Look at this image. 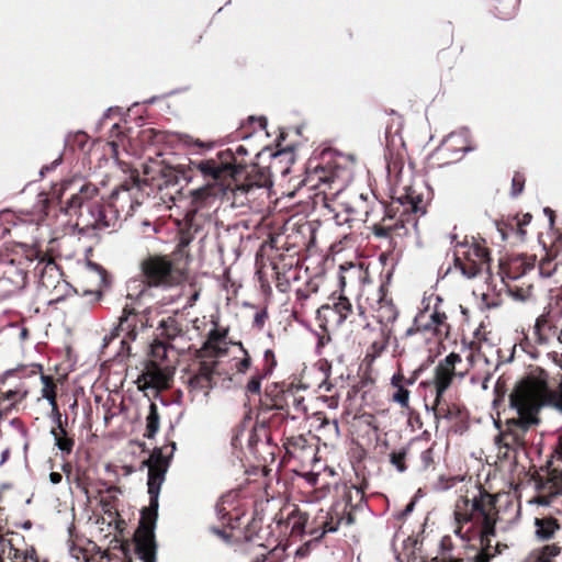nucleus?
Segmentation results:
<instances>
[{
	"instance_id": "nucleus-64",
	"label": "nucleus",
	"mask_w": 562,
	"mask_h": 562,
	"mask_svg": "<svg viewBox=\"0 0 562 562\" xmlns=\"http://www.w3.org/2000/svg\"><path fill=\"white\" fill-rule=\"evenodd\" d=\"M261 121H262V124H261V125H262V127H265V126H266V124H267V121H266L265 119H261Z\"/></svg>"
},
{
	"instance_id": "nucleus-14",
	"label": "nucleus",
	"mask_w": 562,
	"mask_h": 562,
	"mask_svg": "<svg viewBox=\"0 0 562 562\" xmlns=\"http://www.w3.org/2000/svg\"><path fill=\"white\" fill-rule=\"evenodd\" d=\"M347 507V504L334 506L329 521H326L324 525V532H335L339 526H350L353 524V515Z\"/></svg>"
},
{
	"instance_id": "nucleus-51",
	"label": "nucleus",
	"mask_w": 562,
	"mask_h": 562,
	"mask_svg": "<svg viewBox=\"0 0 562 562\" xmlns=\"http://www.w3.org/2000/svg\"><path fill=\"white\" fill-rule=\"evenodd\" d=\"M10 424H11L12 426H16V427H18V429H19V431H20V434H21V436H22V437H25V435H26V430L24 429V427H22V426H21V424H20V422H19L18 419H12V420L10 422Z\"/></svg>"
},
{
	"instance_id": "nucleus-62",
	"label": "nucleus",
	"mask_w": 562,
	"mask_h": 562,
	"mask_svg": "<svg viewBox=\"0 0 562 562\" xmlns=\"http://www.w3.org/2000/svg\"><path fill=\"white\" fill-rule=\"evenodd\" d=\"M238 153H246V150L244 149L243 146H239L238 149H237Z\"/></svg>"
},
{
	"instance_id": "nucleus-1",
	"label": "nucleus",
	"mask_w": 562,
	"mask_h": 562,
	"mask_svg": "<svg viewBox=\"0 0 562 562\" xmlns=\"http://www.w3.org/2000/svg\"><path fill=\"white\" fill-rule=\"evenodd\" d=\"M562 370V366H561ZM554 379L560 394L552 391L546 371L531 374L522 380L510 394V406L516 409L517 417L506 422V429L496 438L498 454L508 457L509 450L525 446L526 432L538 425V413L544 405H553L562 411V374Z\"/></svg>"
},
{
	"instance_id": "nucleus-55",
	"label": "nucleus",
	"mask_w": 562,
	"mask_h": 562,
	"mask_svg": "<svg viewBox=\"0 0 562 562\" xmlns=\"http://www.w3.org/2000/svg\"><path fill=\"white\" fill-rule=\"evenodd\" d=\"M9 454H10V450L9 449H5V450L2 451L0 464H3L8 460Z\"/></svg>"
},
{
	"instance_id": "nucleus-22",
	"label": "nucleus",
	"mask_w": 562,
	"mask_h": 562,
	"mask_svg": "<svg viewBox=\"0 0 562 562\" xmlns=\"http://www.w3.org/2000/svg\"><path fill=\"white\" fill-rule=\"evenodd\" d=\"M41 380L43 383L42 396L49 402L53 412L55 413V416H57V413L59 412L56 403L55 384L53 380L47 375H42Z\"/></svg>"
},
{
	"instance_id": "nucleus-11",
	"label": "nucleus",
	"mask_w": 562,
	"mask_h": 562,
	"mask_svg": "<svg viewBox=\"0 0 562 562\" xmlns=\"http://www.w3.org/2000/svg\"><path fill=\"white\" fill-rule=\"evenodd\" d=\"M95 188L91 186H81L79 192L72 194L66 202L65 212L69 216L85 217V210L95 195Z\"/></svg>"
},
{
	"instance_id": "nucleus-9",
	"label": "nucleus",
	"mask_w": 562,
	"mask_h": 562,
	"mask_svg": "<svg viewBox=\"0 0 562 562\" xmlns=\"http://www.w3.org/2000/svg\"><path fill=\"white\" fill-rule=\"evenodd\" d=\"M26 284V273L8 257H0V285L8 294L22 290Z\"/></svg>"
},
{
	"instance_id": "nucleus-46",
	"label": "nucleus",
	"mask_w": 562,
	"mask_h": 562,
	"mask_svg": "<svg viewBox=\"0 0 562 562\" xmlns=\"http://www.w3.org/2000/svg\"><path fill=\"white\" fill-rule=\"evenodd\" d=\"M89 266L98 272L99 274V278H100V282H104L105 281V271L97 263H89Z\"/></svg>"
},
{
	"instance_id": "nucleus-3",
	"label": "nucleus",
	"mask_w": 562,
	"mask_h": 562,
	"mask_svg": "<svg viewBox=\"0 0 562 562\" xmlns=\"http://www.w3.org/2000/svg\"><path fill=\"white\" fill-rule=\"evenodd\" d=\"M495 512L493 506V499L490 495L483 496L481 499L474 498L472 502V513L468 517L467 514L456 513V519L458 524L462 521L467 522L470 519L476 518L481 521L482 527L480 531L481 544L483 549L479 552L473 562H490L491 553V537L495 535ZM429 562H464L462 559H454L452 557L435 558Z\"/></svg>"
},
{
	"instance_id": "nucleus-56",
	"label": "nucleus",
	"mask_w": 562,
	"mask_h": 562,
	"mask_svg": "<svg viewBox=\"0 0 562 562\" xmlns=\"http://www.w3.org/2000/svg\"><path fill=\"white\" fill-rule=\"evenodd\" d=\"M414 382H415V379H414V378L405 379V381H404V386H405V385H412V384H414Z\"/></svg>"
},
{
	"instance_id": "nucleus-48",
	"label": "nucleus",
	"mask_w": 562,
	"mask_h": 562,
	"mask_svg": "<svg viewBox=\"0 0 562 562\" xmlns=\"http://www.w3.org/2000/svg\"><path fill=\"white\" fill-rule=\"evenodd\" d=\"M49 481L52 484H58L61 482V474L58 472H50L49 474Z\"/></svg>"
},
{
	"instance_id": "nucleus-6",
	"label": "nucleus",
	"mask_w": 562,
	"mask_h": 562,
	"mask_svg": "<svg viewBox=\"0 0 562 562\" xmlns=\"http://www.w3.org/2000/svg\"><path fill=\"white\" fill-rule=\"evenodd\" d=\"M140 270L148 286L168 288L178 281L177 270L166 256L146 257L140 262Z\"/></svg>"
},
{
	"instance_id": "nucleus-26",
	"label": "nucleus",
	"mask_w": 562,
	"mask_h": 562,
	"mask_svg": "<svg viewBox=\"0 0 562 562\" xmlns=\"http://www.w3.org/2000/svg\"><path fill=\"white\" fill-rule=\"evenodd\" d=\"M561 553V548L557 544H547L538 553L535 562H553V559Z\"/></svg>"
},
{
	"instance_id": "nucleus-35",
	"label": "nucleus",
	"mask_w": 562,
	"mask_h": 562,
	"mask_svg": "<svg viewBox=\"0 0 562 562\" xmlns=\"http://www.w3.org/2000/svg\"><path fill=\"white\" fill-rule=\"evenodd\" d=\"M392 231L391 226L382 225V224H374L372 227L373 234L379 238H386L390 236Z\"/></svg>"
},
{
	"instance_id": "nucleus-5",
	"label": "nucleus",
	"mask_w": 562,
	"mask_h": 562,
	"mask_svg": "<svg viewBox=\"0 0 562 562\" xmlns=\"http://www.w3.org/2000/svg\"><path fill=\"white\" fill-rule=\"evenodd\" d=\"M462 361L460 355L451 352L438 362L434 370V378L429 384L435 387V398L431 405L436 420L451 419L452 412L442 401L443 393L450 387L457 375L456 366Z\"/></svg>"
},
{
	"instance_id": "nucleus-21",
	"label": "nucleus",
	"mask_w": 562,
	"mask_h": 562,
	"mask_svg": "<svg viewBox=\"0 0 562 562\" xmlns=\"http://www.w3.org/2000/svg\"><path fill=\"white\" fill-rule=\"evenodd\" d=\"M159 414H158V407L155 403L149 404V412L146 417V431L144 436L148 439H151L155 437V435L159 430Z\"/></svg>"
},
{
	"instance_id": "nucleus-15",
	"label": "nucleus",
	"mask_w": 562,
	"mask_h": 562,
	"mask_svg": "<svg viewBox=\"0 0 562 562\" xmlns=\"http://www.w3.org/2000/svg\"><path fill=\"white\" fill-rule=\"evenodd\" d=\"M548 465L550 468L548 483L552 484L553 494H560L562 493V445L554 450Z\"/></svg>"
},
{
	"instance_id": "nucleus-8",
	"label": "nucleus",
	"mask_w": 562,
	"mask_h": 562,
	"mask_svg": "<svg viewBox=\"0 0 562 562\" xmlns=\"http://www.w3.org/2000/svg\"><path fill=\"white\" fill-rule=\"evenodd\" d=\"M417 333H429L432 336L447 335V315L437 310L431 313L427 311L419 312L414 318L413 326L406 330V336Z\"/></svg>"
},
{
	"instance_id": "nucleus-20",
	"label": "nucleus",
	"mask_w": 562,
	"mask_h": 562,
	"mask_svg": "<svg viewBox=\"0 0 562 562\" xmlns=\"http://www.w3.org/2000/svg\"><path fill=\"white\" fill-rule=\"evenodd\" d=\"M142 378L146 384L154 387L164 386L167 383L166 374L154 364L146 368L142 374Z\"/></svg>"
},
{
	"instance_id": "nucleus-17",
	"label": "nucleus",
	"mask_w": 562,
	"mask_h": 562,
	"mask_svg": "<svg viewBox=\"0 0 562 562\" xmlns=\"http://www.w3.org/2000/svg\"><path fill=\"white\" fill-rule=\"evenodd\" d=\"M57 428L52 429L50 435L54 437L55 446L61 453L69 454L74 448V440L67 436V431L61 425V416L57 413L55 416Z\"/></svg>"
},
{
	"instance_id": "nucleus-28",
	"label": "nucleus",
	"mask_w": 562,
	"mask_h": 562,
	"mask_svg": "<svg viewBox=\"0 0 562 562\" xmlns=\"http://www.w3.org/2000/svg\"><path fill=\"white\" fill-rule=\"evenodd\" d=\"M26 395L25 391L21 390H9L7 392L0 393V404L8 401L10 405L13 406L16 403H20Z\"/></svg>"
},
{
	"instance_id": "nucleus-13",
	"label": "nucleus",
	"mask_w": 562,
	"mask_h": 562,
	"mask_svg": "<svg viewBox=\"0 0 562 562\" xmlns=\"http://www.w3.org/2000/svg\"><path fill=\"white\" fill-rule=\"evenodd\" d=\"M338 207L344 209L349 222L366 221L369 211L367 198L363 194H355L349 200L338 203Z\"/></svg>"
},
{
	"instance_id": "nucleus-47",
	"label": "nucleus",
	"mask_w": 562,
	"mask_h": 562,
	"mask_svg": "<svg viewBox=\"0 0 562 562\" xmlns=\"http://www.w3.org/2000/svg\"><path fill=\"white\" fill-rule=\"evenodd\" d=\"M255 188H258L256 184L254 183H246V184H240L237 187V191L241 192V193H249L251 190H254Z\"/></svg>"
},
{
	"instance_id": "nucleus-54",
	"label": "nucleus",
	"mask_w": 562,
	"mask_h": 562,
	"mask_svg": "<svg viewBox=\"0 0 562 562\" xmlns=\"http://www.w3.org/2000/svg\"><path fill=\"white\" fill-rule=\"evenodd\" d=\"M331 383L330 382H327V381H324L319 384V389L321 390H324L325 392H330L331 391Z\"/></svg>"
},
{
	"instance_id": "nucleus-53",
	"label": "nucleus",
	"mask_w": 562,
	"mask_h": 562,
	"mask_svg": "<svg viewBox=\"0 0 562 562\" xmlns=\"http://www.w3.org/2000/svg\"><path fill=\"white\" fill-rule=\"evenodd\" d=\"M199 296H200L199 291H195V292L190 296V299H189V301H188V303H187V306H190V307H191V306H193V304L198 301Z\"/></svg>"
},
{
	"instance_id": "nucleus-29",
	"label": "nucleus",
	"mask_w": 562,
	"mask_h": 562,
	"mask_svg": "<svg viewBox=\"0 0 562 562\" xmlns=\"http://www.w3.org/2000/svg\"><path fill=\"white\" fill-rule=\"evenodd\" d=\"M56 277H59L57 267L53 262L47 263L41 278L42 286L49 289L52 286L49 279H54Z\"/></svg>"
},
{
	"instance_id": "nucleus-36",
	"label": "nucleus",
	"mask_w": 562,
	"mask_h": 562,
	"mask_svg": "<svg viewBox=\"0 0 562 562\" xmlns=\"http://www.w3.org/2000/svg\"><path fill=\"white\" fill-rule=\"evenodd\" d=\"M248 393L259 394L261 390V378L252 376L246 385Z\"/></svg>"
},
{
	"instance_id": "nucleus-24",
	"label": "nucleus",
	"mask_w": 562,
	"mask_h": 562,
	"mask_svg": "<svg viewBox=\"0 0 562 562\" xmlns=\"http://www.w3.org/2000/svg\"><path fill=\"white\" fill-rule=\"evenodd\" d=\"M222 335L216 330H212L209 334V339L203 345V350L212 356H220L223 350L220 347V342L222 341Z\"/></svg>"
},
{
	"instance_id": "nucleus-2",
	"label": "nucleus",
	"mask_w": 562,
	"mask_h": 562,
	"mask_svg": "<svg viewBox=\"0 0 562 562\" xmlns=\"http://www.w3.org/2000/svg\"><path fill=\"white\" fill-rule=\"evenodd\" d=\"M176 449L177 445L172 441L154 449L150 457L143 462L148 468L147 486L150 498L148 508L142 512L140 535L137 538V552L144 562H155L154 528L157 520L158 497Z\"/></svg>"
},
{
	"instance_id": "nucleus-63",
	"label": "nucleus",
	"mask_w": 562,
	"mask_h": 562,
	"mask_svg": "<svg viewBox=\"0 0 562 562\" xmlns=\"http://www.w3.org/2000/svg\"><path fill=\"white\" fill-rule=\"evenodd\" d=\"M94 294H95L97 300H99L101 297V291H97Z\"/></svg>"
},
{
	"instance_id": "nucleus-33",
	"label": "nucleus",
	"mask_w": 562,
	"mask_h": 562,
	"mask_svg": "<svg viewBox=\"0 0 562 562\" xmlns=\"http://www.w3.org/2000/svg\"><path fill=\"white\" fill-rule=\"evenodd\" d=\"M160 327L164 329L161 335L167 337V339H173L177 334H178V329L175 325V322L173 321H170V324H168L167 322L162 321L160 323Z\"/></svg>"
},
{
	"instance_id": "nucleus-50",
	"label": "nucleus",
	"mask_w": 562,
	"mask_h": 562,
	"mask_svg": "<svg viewBox=\"0 0 562 562\" xmlns=\"http://www.w3.org/2000/svg\"><path fill=\"white\" fill-rule=\"evenodd\" d=\"M14 559H16V560L21 559L22 562H26L27 559H31V560L33 559V553H31V554H27V553L20 554L19 551H15Z\"/></svg>"
},
{
	"instance_id": "nucleus-12",
	"label": "nucleus",
	"mask_w": 562,
	"mask_h": 562,
	"mask_svg": "<svg viewBox=\"0 0 562 562\" xmlns=\"http://www.w3.org/2000/svg\"><path fill=\"white\" fill-rule=\"evenodd\" d=\"M194 168L201 172L204 179L210 183L217 181L224 176H232L234 172L233 165L229 162H222L214 159H206L193 162Z\"/></svg>"
},
{
	"instance_id": "nucleus-34",
	"label": "nucleus",
	"mask_w": 562,
	"mask_h": 562,
	"mask_svg": "<svg viewBox=\"0 0 562 562\" xmlns=\"http://www.w3.org/2000/svg\"><path fill=\"white\" fill-rule=\"evenodd\" d=\"M341 274L339 277L341 285H345L348 279V274L350 273H359L360 270L352 263H349L348 267L340 266Z\"/></svg>"
},
{
	"instance_id": "nucleus-37",
	"label": "nucleus",
	"mask_w": 562,
	"mask_h": 562,
	"mask_svg": "<svg viewBox=\"0 0 562 562\" xmlns=\"http://www.w3.org/2000/svg\"><path fill=\"white\" fill-rule=\"evenodd\" d=\"M524 182H525V180L521 175L516 173L513 177V189H512L513 196H517L519 193H521V191L524 189Z\"/></svg>"
},
{
	"instance_id": "nucleus-57",
	"label": "nucleus",
	"mask_w": 562,
	"mask_h": 562,
	"mask_svg": "<svg viewBox=\"0 0 562 562\" xmlns=\"http://www.w3.org/2000/svg\"><path fill=\"white\" fill-rule=\"evenodd\" d=\"M414 508V503H409L405 508V514L411 513Z\"/></svg>"
},
{
	"instance_id": "nucleus-23",
	"label": "nucleus",
	"mask_w": 562,
	"mask_h": 562,
	"mask_svg": "<svg viewBox=\"0 0 562 562\" xmlns=\"http://www.w3.org/2000/svg\"><path fill=\"white\" fill-rule=\"evenodd\" d=\"M289 524L291 525L292 535L302 536L305 531V525L307 516L304 513L294 509L288 517Z\"/></svg>"
},
{
	"instance_id": "nucleus-31",
	"label": "nucleus",
	"mask_w": 562,
	"mask_h": 562,
	"mask_svg": "<svg viewBox=\"0 0 562 562\" xmlns=\"http://www.w3.org/2000/svg\"><path fill=\"white\" fill-rule=\"evenodd\" d=\"M392 400L400 404L402 407H408L409 403V391L405 386L396 387Z\"/></svg>"
},
{
	"instance_id": "nucleus-39",
	"label": "nucleus",
	"mask_w": 562,
	"mask_h": 562,
	"mask_svg": "<svg viewBox=\"0 0 562 562\" xmlns=\"http://www.w3.org/2000/svg\"><path fill=\"white\" fill-rule=\"evenodd\" d=\"M404 459H405V453L404 452H397V453L394 452V453L391 454V462H392L393 465L396 467V469L400 472H404L405 471Z\"/></svg>"
},
{
	"instance_id": "nucleus-16",
	"label": "nucleus",
	"mask_w": 562,
	"mask_h": 562,
	"mask_svg": "<svg viewBox=\"0 0 562 562\" xmlns=\"http://www.w3.org/2000/svg\"><path fill=\"white\" fill-rule=\"evenodd\" d=\"M560 529L558 520L553 517H543L535 519V535L540 541H547L554 537Z\"/></svg>"
},
{
	"instance_id": "nucleus-10",
	"label": "nucleus",
	"mask_w": 562,
	"mask_h": 562,
	"mask_svg": "<svg viewBox=\"0 0 562 562\" xmlns=\"http://www.w3.org/2000/svg\"><path fill=\"white\" fill-rule=\"evenodd\" d=\"M137 316L134 313V308L125 305L123 314L120 317L119 325L115 326L110 335L104 336L103 341L106 346L112 339L117 337L120 333H125L126 337L131 340H135L137 337Z\"/></svg>"
},
{
	"instance_id": "nucleus-43",
	"label": "nucleus",
	"mask_w": 562,
	"mask_h": 562,
	"mask_svg": "<svg viewBox=\"0 0 562 562\" xmlns=\"http://www.w3.org/2000/svg\"><path fill=\"white\" fill-rule=\"evenodd\" d=\"M250 367V358L246 356L244 359H241L238 362L237 370L241 373H244L248 368Z\"/></svg>"
},
{
	"instance_id": "nucleus-25",
	"label": "nucleus",
	"mask_w": 562,
	"mask_h": 562,
	"mask_svg": "<svg viewBox=\"0 0 562 562\" xmlns=\"http://www.w3.org/2000/svg\"><path fill=\"white\" fill-rule=\"evenodd\" d=\"M91 212H97V220H87L86 226H90L94 229H104L110 226L101 205H92Z\"/></svg>"
},
{
	"instance_id": "nucleus-41",
	"label": "nucleus",
	"mask_w": 562,
	"mask_h": 562,
	"mask_svg": "<svg viewBox=\"0 0 562 562\" xmlns=\"http://www.w3.org/2000/svg\"><path fill=\"white\" fill-rule=\"evenodd\" d=\"M267 318H268V314H267V312H266L265 310L259 311V312H257V313L255 314V317H254V324H255L257 327L261 328V327H263L265 322H266V319H267Z\"/></svg>"
},
{
	"instance_id": "nucleus-27",
	"label": "nucleus",
	"mask_w": 562,
	"mask_h": 562,
	"mask_svg": "<svg viewBox=\"0 0 562 562\" xmlns=\"http://www.w3.org/2000/svg\"><path fill=\"white\" fill-rule=\"evenodd\" d=\"M334 311L338 315V322H344L351 312V304L349 300L340 296L334 304Z\"/></svg>"
},
{
	"instance_id": "nucleus-30",
	"label": "nucleus",
	"mask_w": 562,
	"mask_h": 562,
	"mask_svg": "<svg viewBox=\"0 0 562 562\" xmlns=\"http://www.w3.org/2000/svg\"><path fill=\"white\" fill-rule=\"evenodd\" d=\"M397 201L402 205H409L411 210L413 212H417L419 210L418 204L422 202V199L419 195L413 194V193H405L397 198Z\"/></svg>"
},
{
	"instance_id": "nucleus-49",
	"label": "nucleus",
	"mask_w": 562,
	"mask_h": 562,
	"mask_svg": "<svg viewBox=\"0 0 562 562\" xmlns=\"http://www.w3.org/2000/svg\"><path fill=\"white\" fill-rule=\"evenodd\" d=\"M14 559H16V560L21 559L22 562H26L27 559H31V560L33 559V553H31V554H27V553L20 554L19 551H15Z\"/></svg>"
},
{
	"instance_id": "nucleus-42",
	"label": "nucleus",
	"mask_w": 562,
	"mask_h": 562,
	"mask_svg": "<svg viewBox=\"0 0 562 562\" xmlns=\"http://www.w3.org/2000/svg\"><path fill=\"white\" fill-rule=\"evenodd\" d=\"M405 378L401 373H396L392 376L391 384L396 389L404 386Z\"/></svg>"
},
{
	"instance_id": "nucleus-58",
	"label": "nucleus",
	"mask_w": 562,
	"mask_h": 562,
	"mask_svg": "<svg viewBox=\"0 0 562 562\" xmlns=\"http://www.w3.org/2000/svg\"><path fill=\"white\" fill-rule=\"evenodd\" d=\"M461 531H462V527H458V529L456 530V533L459 535L462 539H464V537L461 535Z\"/></svg>"
},
{
	"instance_id": "nucleus-52",
	"label": "nucleus",
	"mask_w": 562,
	"mask_h": 562,
	"mask_svg": "<svg viewBox=\"0 0 562 562\" xmlns=\"http://www.w3.org/2000/svg\"><path fill=\"white\" fill-rule=\"evenodd\" d=\"M330 424L333 425V427H334V429H335L336 434H338V432H339V425H338V422H337V420L329 422L328 419H326V418H325V419L323 420V423H322V426L330 425Z\"/></svg>"
},
{
	"instance_id": "nucleus-32",
	"label": "nucleus",
	"mask_w": 562,
	"mask_h": 562,
	"mask_svg": "<svg viewBox=\"0 0 562 562\" xmlns=\"http://www.w3.org/2000/svg\"><path fill=\"white\" fill-rule=\"evenodd\" d=\"M168 346L165 341L156 340L151 345V355L156 360H165L167 358Z\"/></svg>"
},
{
	"instance_id": "nucleus-61",
	"label": "nucleus",
	"mask_w": 562,
	"mask_h": 562,
	"mask_svg": "<svg viewBox=\"0 0 562 562\" xmlns=\"http://www.w3.org/2000/svg\"><path fill=\"white\" fill-rule=\"evenodd\" d=\"M215 532H216L218 536H221V537H226V536H225V533H224V531H222V530H215Z\"/></svg>"
},
{
	"instance_id": "nucleus-59",
	"label": "nucleus",
	"mask_w": 562,
	"mask_h": 562,
	"mask_svg": "<svg viewBox=\"0 0 562 562\" xmlns=\"http://www.w3.org/2000/svg\"><path fill=\"white\" fill-rule=\"evenodd\" d=\"M471 150H473V148L469 147V146H465V147L462 148L463 153H468V151H471Z\"/></svg>"
},
{
	"instance_id": "nucleus-18",
	"label": "nucleus",
	"mask_w": 562,
	"mask_h": 562,
	"mask_svg": "<svg viewBox=\"0 0 562 562\" xmlns=\"http://www.w3.org/2000/svg\"><path fill=\"white\" fill-rule=\"evenodd\" d=\"M373 317L383 326H389L397 317L396 307L386 300H380L378 306L374 310Z\"/></svg>"
},
{
	"instance_id": "nucleus-4",
	"label": "nucleus",
	"mask_w": 562,
	"mask_h": 562,
	"mask_svg": "<svg viewBox=\"0 0 562 562\" xmlns=\"http://www.w3.org/2000/svg\"><path fill=\"white\" fill-rule=\"evenodd\" d=\"M454 267L467 279L491 274V255L484 240L464 238L454 246Z\"/></svg>"
},
{
	"instance_id": "nucleus-19",
	"label": "nucleus",
	"mask_w": 562,
	"mask_h": 562,
	"mask_svg": "<svg viewBox=\"0 0 562 562\" xmlns=\"http://www.w3.org/2000/svg\"><path fill=\"white\" fill-rule=\"evenodd\" d=\"M283 398L288 413H295V415L292 416V419H296L300 415H304L307 412L304 396L289 391L284 393Z\"/></svg>"
},
{
	"instance_id": "nucleus-45",
	"label": "nucleus",
	"mask_w": 562,
	"mask_h": 562,
	"mask_svg": "<svg viewBox=\"0 0 562 562\" xmlns=\"http://www.w3.org/2000/svg\"><path fill=\"white\" fill-rule=\"evenodd\" d=\"M431 454H432L431 449H427V450L422 452L420 458H422L425 467H428L429 463L431 462Z\"/></svg>"
},
{
	"instance_id": "nucleus-38",
	"label": "nucleus",
	"mask_w": 562,
	"mask_h": 562,
	"mask_svg": "<svg viewBox=\"0 0 562 562\" xmlns=\"http://www.w3.org/2000/svg\"><path fill=\"white\" fill-rule=\"evenodd\" d=\"M334 220L338 226L350 225L349 217L345 214L344 209L336 207Z\"/></svg>"
},
{
	"instance_id": "nucleus-7",
	"label": "nucleus",
	"mask_w": 562,
	"mask_h": 562,
	"mask_svg": "<svg viewBox=\"0 0 562 562\" xmlns=\"http://www.w3.org/2000/svg\"><path fill=\"white\" fill-rule=\"evenodd\" d=\"M216 361H202L198 371L189 378L191 400L200 404L207 402L211 390L214 387V374L216 372Z\"/></svg>"
},
{
	"instance_id": "nucleus-40",
	"label": "nucleus",
	"mask_w": 562,
	"mask_h": 562,
	"mask_svg": "<svg viewBox=\"0 0 562 562\" xmlns=\"http://www.w3.org/2000/svg\"><path fill=\"white\" fill-rule=\"evenodd\" d=\"M92 205H100L95 201H91L85 210V217H80L82 223L86 225L87 220H97V212H91Z\"/></svg>"
},
{
	"instance_id": "nucleus-60",
	"label": "nucleus",
	"mask_w": 562,
	"mask_h": 562,
	"mask_svg": "<svg viewBox=\"0 0 562 562\" xmlns=\"http://www.w3.org/2000/svg\"><path fill=\"white\" fill-rule=\"evenodd\" d=\"M142 286V290L139 291L138 295H142L144 293V291L146 290L147 285L145 284H139Z\"/></svg>"
},
{
	"instance_id": "nucleus-44",
	"label": "nucleus",
	"mask_w": 562,
	"mask_h": 562,
	"mask_svg": "<svg viewBox=\"0 0 562 562\" xmlns=\"http://www.w3.org/2000/svg\"><path fill=\"white\" fill-rule=\"evenodd\" d=\"M61 162V157L59 156L57 159H55L49 166L42 167L40 173L43 176L45 172H48L56 168Z\"/></svg>"
}]
</instances>
